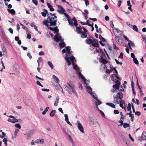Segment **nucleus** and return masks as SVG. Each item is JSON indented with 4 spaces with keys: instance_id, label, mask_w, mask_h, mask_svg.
Wrapping results in <instances>:
<instances>
[{
    "instance_id": "f257e3e1",
    "label": "nucleus",
    "mask_w": 146,
    "mask_h": 146,
    "mask_svg": "<svg viewBox=\"0 0 146 146\" xmlns=\"http://www.w3.org/2000/svg\"><path fill=\"white\" fill-rule=\"evenodd\" d=\"M47 14L48 17L46 20L43 21V24L45 25L47 27L48 26V23H50L49 26H50L56 25L57 20H54V18L52 17L53 14L50 13H48V12Z\"/></svg>"
},
{
    "instance_id": "f03ea898",
    "label": "nucleus",
    "mask_w": 146,
    "mask_h": 146,
    "mask_svg": "<svg viewBox=\"0 0 146 146\" xmlns=\"http://www.w3.org/2000/svg\"><path fill=\"white\" fill-rule=\"evenodd\" d=\"M86 42L88 44H92V45L95 47H99V43L98 40L96 39L92 40L91 39L88 38L86 40Z\"/></svg>"
},
{
    "instance_id": "7ed1b4c3",
    "label": "nucleus",
    "mask_w": 146,
    "mask_h": 146,
    "mask_svg": "<svg viewBox=\"0 0 146 146\" xmlns=\"http://www.w3.org/2000/svg\"><path fill=\"white\" fill-rule=\"evenodd\" d=\"M65 59L67 63L68 66H70L71 64V63L70 62L69 59H70L72 62H73L74 61L75 58L73 56H72L70 57L68 56H65Z\"/></svg>"
},
{
    "instance_id": "20e7f679",
    "label": "nucleus",
    "mask_w": 146,
    "mask_h": 146,
    "mask_svg": "<svg viewBox=\"0 0 146 146\" xmlns=\"http://www.w3.org/2000/svg\"><path fill=\"white\" fill-rule=\"evenodd\" d=\"M54 39L56 42H58L61 39V37L58 33L57 35L54 36Z\"/></svg>"
},
{
    "instance_id": "39448f33",
    "label": "nucleus",
    "mask_w": 146,
    "mask_h": 146,
    "mask_svg": "<svg viewBox=\"0 0 146 146\" xmlns=\"http://www.w3.org/2000/svg\"><path fill=\"white\" fill-rule=\"evenodd\" d=\"M48 29H49L50 30L54 31V33H56L57 34L58 33L59 30L57 29V27H54V28H53L52 27H49L48 26Z\"/></svg>"
},
{
    "instance_id": "423d86ee",
    "label": "nucleus",
    "mask_w": 146,
    "mask_h": 146,
    "mask_svg": "<svg viewBox=\"0 0 146 146\" xmlns=\"http://www.w3.org/2000/svg\"><path fill=\"white\" fill-rule=\"evenodd\" d=\"M77 127L78 129L81 131V132H84L83 127L81 123H78Z\"/></svg>"
},
{
    "instance_id": "0eeeda50",
    "label": "nucleus",
    "mask_w": 146,
    "mask_h": 146,
    "mask_svg": "<svg viewBox=\"0 0 146 146\" xmlns=\"http://www.w3.org/2000/svg\"><path fill=\"white\" fill-rule=\"evenodd\" d=\"M64 88L67 91V92L69 93V94H72V91H71V88L68 86L67 85H65Z\"/></svg>"
},
{
    "instance_id": "6e6552de",
    "label": "nucleus",
    "mask_w": 146,
    "mask_h": 146,
    "mask_svg": "<svg viewBox=\"0 0 146 146\" xmlns=\"http://www.w3.org/2000/svg\"><path fill=\"white\" fill-rule=\"evenodd\" d=\"M116 40L118 44H121L123 43V39L120 36H117Z\"/></svg>"
},
{
    "instance_id": "1a4fd4ad",
    "label": "nucleus",
    "mask_w": 146,
    "mask_h": 146,
    "mask_svg": "<svg viewBox=\"0 0 146 146\" xmlns=\"http://www.w3.org/2000/svg\"><path fill=\"white\" fill-rule=\"evenodd\" d=\"M34 133V131L32 130H31L29 131L28 133H25V134L27 136V138L30 137L31 135Z\"/></svg>"
},
{
    "instance_id": "9d476101",
    "label": "nucleus",
    "mask_w": 146,
    "mask_h": 146,
    "mask_svg": "<svg viewBox=\"0 0 146 146\" xmlns=\"http://www.w3.org/2000/svg\"><path fill=\"white\" fill-rule=\"evenodd\" d=\"M116 96L118 98V99H119V100H121L123 96L122 93L121 92H118Z\"/></svg>"
},
{
    "instance_id": "9b49d317",
    "label": "nucleus",
    "mask_w": 146,
    "mask_h": 146,
    "mask_svg": "<svg viewBox=\"0 0 146 146\" xmlns=\"http://www.w3.org/2000/svg\"><path fill=\"white\" fill-rule=\"evenodd\" d=\"M64 117H65V120L67 123L69 125L72 126V125L70 123V122L68 120V115L67 114H65L64 115Z\"/></svg>"
},
{
    "instance_id": "f8f14e48",
    "label": "nucleus",
    "mask_w": 146,
    "mask_h": 146,
    "mask_svg": "<svg viewBox=\"0 0 146 146\" xmlns=\"http://www.w3.org/2000/svg\"><path fill=\"white\" fill-rule=\"evenodd\" d=\"M128 44L129 47L131 49H132V48L131 47V46L132 47H133L135 46V44L134 42L131 40L129 41V42L128 43Z\"/></svg>"
},
{
    "instance_id": "ddd939ff",
    "label": "nucleus",
    "mask_w": 146,
    "mask_h": 146,
    "mask_svg": "<svg viewBox=\"0 0 146 146\" xmlns=\"http://www.w3.org/2000/svg\"><path fill=\"white\" fill-rule=\"evenodd\" d=\"M47 5L50 11H53L54 10V9L52 8V6L50 4L47 3Z\"/></svg>"
},
{
    "instance_id": "4468645a",
    "label": "nucleus",
    "mask_w": 146,
    "mask_h": 146,
    "mask_svg": "<svg viewBox=\"0 0 146 146\" xmlns=\"http://www.w3.org/2000/svg\"><path fill=\"white\" fill-rule=\"evenodd\" d=\"M42 11L44 12H41L42 15L44 17H45L46 16V14L48 13V11L44 9Z\"/></svg>"
},
{
    "instance_id": "2eb2a0df",
    "label": "nucleus",
    "mask_w": 146,
    "mask_h": 146,
    "mask_svg": "<svg viewBox=\"0 0 146 146\" xmlns=\"http://www.w3.org/2000/svg\"><path fill=\"white\" fill-rule=\"evenodd\" d=\"M82 28L80 26L77 27L76 28V31L79 34L81 33L82 31Z\"/></svg>"
},
{
    "instance_id": "dca6fc26",
    "label": "nucleus",
    "mask_w": 146,
    "mask_h": 146,
    "mask_svg": "<svg viewBox=\"0 0 146 146\" xmlns=\"http://www.w3.org/2000/svg\"><path fill=\"white\" fill-rule=\"evenodd\" d=\"M35 143H43L44 142V139H36L35 141Z\"/></svg>"
},
{
    "instance_id": "f3484780",
    "label": "nucleus",
    "mask_w": 146,
    "mask_h": 146,
    "mask_svg": "<svg viewBox=\"0 0 146 146\" xmlns=\"http://www.w3.org/2000/svg\"><path fill=\"white\" fill-rule=\"evenodd\" d=\"M7 10L9 13H11L13 15H14L15 13V11L13 9H7Z\"/></svg>"
},
{
    "instance_id": "a211bd4d",
    "label": "nucleus",
    "mask_w": 146,
    "mask_h": 146,
    "mask_svg": "<svg viewBox=\"0 0 146 146\" xmlns=\"http://www.w3.org/2000/svg\"><path fill=\"white\" fill-rule=\"evenodd\" d=\"M66 50L67 51V52L66 54V55L67 56H70V54H68L67 53H70V47L69 46H67L66 48Z\"/></svg>"
},
{
    "instance_id": "6ab92c4d",
    "label": "nucleus",
    "mask_w": 146,
    "mask_h": 146,
    "mask_svg": "<svg viewBox=\"0 0 146 146\" xmlns=\"http://www.w3.org/2000/svg\"><path fill=\"white\" fill-rule=\"evenodd\" d=\"M81 37L82 38H84L87 37V34L86 33H85L84 32H81Z\"/></svg>"
},
{
    "instance_id": "aec40b11",
    "label": "nucleus",
    "mask_w": 146,
    "mask_h": 146,
    "mask_svg": "<svg viewBox=\"0 0 146 146\" xmlns=\"http://www.w3.org/2000/svg\"><path fill=\"white\" fill-rule=\"evenodd\" d=\"M67 84L70 87V88L74 86L72 82L71 81H69L68 82H67Z\"/></svg>"
},
{
    "instance_id": "412c9836",
    "label": "nucleus",
    "mask_w": 146,
    "mask_h": 146,
    "mask_svg": "<svg viewBox=\"0 0 146 146\" xmlns=\"http://www.w3.org/2000/svg\"><path fill=\"white\" fill-rule=\"evenodd\" d=\"M87 91L90 94L92 93V90L91 88L89 86H88L86 87Z\"/></svg>"
},
{
    "instance_id": "4be33fe9",
    "label": "nucleus",
    "mask_w": 146,
    "mask_h": 146,
    "mask_svg": "<svg viewBox=\"0 0 146 146\" xmlns=\"http://www.w3.org/2000/svg\"><path fill=\"white\" fill-rule=\"evenodd\" d=\"M114 103H116L117 104L119 103V100L118 98L116 96L114 97Z\"/></svg>"
},
{
    "instance_id": "5701e85b",
    "label": "nucleus",
    "mask_w": 146,
    "mask_h": 146,
    "mask_svg": "<svg viewBox=\"0 0 146 146\" xmlns=\"http://www.w3.org/2000/svg\"><path fill=\"white\" fill-rule=\"evenodd\" d=\"M106 104L108 105L110 107H111L113 108H116L115 105L112 103H106Z\"/></svg>"
},
{
    "instance_id": "b1692460",
    "label": "nucleus",
    "mask_w": 146,
    "mask_h": 146,
    "mask_svg": "<svg viewBox=\"0 0 146 146\" xmlns=\"http://www.w3.org/2000/svg\"><path fill=\"white\" fill-rule=\"evenodd\" d=\"M142 138L144 140H146V132H143L142 134Z\"/></svg>"
},
{
    "instance_id": "393cba45",
    "label": "nucleus",
    "mask_w": 146,
    "mask_h": 146,
    "mask_svg": "<svg viewBox=\"0 0 146 146\" xmlns=\"http://www.w3.org/2000/svg\"><path fill=\"white\" fill-rule=\"evenodd\" d=\"M56 113V111L55 110H53L50 112V115L51 117H53L54 116Z\"/></svg>"
},
{
    "instance_id": "a878e982",
    "label": "nucleus",
    "mask_w": 146,
    "mask_h": 146,
    "mask_svg": "<svg viewBox=\"0 0 146 146\" xmlns=\"http://www.w3.org/2000/svg\"><path fill=\"white\" fill-rule=\"evenodd\" d=\"M71 88L72 90V92L76 95L77 96V93L76 91L75 86Z\"/></svg>"
},
{
    "instance_id": "bb28decb",
    "label": "nucleus",
    "mask_w": 146,
    "mask_h": 146,
    "mask_svg": "<svg viewBox=\"0 0 146 146\" xmlns=\"http://www.w3.org/2000/svg\"><path fill=\"white\" fill-rule=\"evenodd\" d=\"M102 59L101 62H102L104 64H105L108 63L107 60L103 58V59Z\"/></svg>"
},
{
    "instance_id": "cd10ccee",
    "label": "nucleus",
    "mask_w": 146,
    "mask_h": 146,
    "mask_svg": "<svg viewBox=\"0 0 146 146\" xmlns=\"http://www.w3.org/2000/svg\"><path fill=\"white\" fill-rule=\"evenodd\" d=\"M67 20L68 22V23L70 25H73V21L72 20H71L70 18L67 19Z\"/></svg>"
},
{
    "instance_id": "c85d7f7f",
    "label": "nucleus",
    "mask_w": 146,
    "mask_h": 146,
    "mask_svg": "<svg viewBox=\"0 0 146 146\" xmlns=\"http://www.w3.org/2000/svg\"><path fill=\"white\" fill-rule=\"evenodd\" d=\"M8 117H9L12 118L14 119V121H13V122H14V123H15V122H17L18 121V119H15V117H14V116H13L12 115H10L8 116Z\"/></svg>"
},
{
    "instance_id": "c756f323",
    "label": "nucleus",
    "mask_w": 146,
    "mask_h": 146,
    "mask_svg": "<svg viewBox=\"0 0 146 146\" xmlns=\"http://www.w3.org/2000/svg\"><path fill=\"white\" fill-rule=\"evenodd\" d=\"M55 88L57 90H59L60 89H61L62 91V93H64L62 89V87H61L60 86L58 85L56 86H55Z\"/></svg>"
},
{
    "instance_id": "7c9ffc66",
    "label": "nucleus",
    "mask_w": 146,
    "mask_h": 146,
    "mask_svg": "<svg viewBox=\"0 0 146 146\" xmlns=\"http://www.w3.org/2000/svg\"><path fill=\"white\" fill-rule=\"evenodd\" d=\"M59 45L60 46V48H62L64 47L66 45L65 44L64 42H60Z\"/></svg>"
},
{
    "instance_id": "2f4dec72",
    "label": "nucleus",
    "mask_w": 146,
    "mask_h": 146,
    "mask_svg": "<svg viewBox=\"0 0 146 146\" xmlns=\"http://www.w3.org/2000/svg\"><path fill=\"white\" fill-rule=\"evenodd\" d=\"M49 109V107H47L42 112V114L43 115H44L46 114V112Z\"/></svg>"
},
{
    "instance_id": "473e14b6",
    "label": "nucleus",
    "mask_w": 146,
    "mask_h": 146,
    "mask_svg": "<svg viewBox=\"0 0 146 146\" xmlns=\"http://www.w3.org/2000/svg\"><path fill=\"white\" fill-rule=\"evenodd\" d=\"M113 88L116 89L118 90H119V86H118L117 85H116V84H115V85H114L113 86Z\"/></svg>"
},
{
    "instance_id": "72a5a7b5",
    "label": "nucleus",
    "mask_w": 146,
    "mask_h": 146,
    "mask_svg": "<svg viewBox=\"0 0 146 146\" xmlns=\"http://www.w3.org/2000/svg\"><path fill=\"white\" fill-rule=\"evenodd\" d=\"M133 29L134 31L136 32H138V29L137 27L135 25H134L133 26Z\"/></svg>"
},
{
    "instance_id": "f704fd0d",
    "label": "nucleus",
    "mask_w": 146,
    "mask_h": 146,
    "mask_svg": "<svg viewBox=\"0 0 146 146\" xmlns=\"http://www.w3.org/2000/svg\"><path fill=\"white\" fill-rule=\"evenodd\" d=\"M99 38L100 40L103 42H105L106 41L105 39L101 35H99Z\"/></svg>"
},
{
    "instance_id": "c9c22d12",
    "label": "nucleus",
    "mask_w": 146,
    "mask_h": 146,
    "mask_svg": "<svg viewBox=\"0 0 146 146\" xmlns=\"http://www.w3.org/2000/svg\"><path fill=\"white\" fill-rule=\"evenodd\" d=\"M48 64L50 66V67L51 68V69H52L53 68V65L52 64V63L51 62H50V61H48Z\"/></svg>"
},
{
    "instance_id": "e433bc0d",
    "label": "nucleus",
    "mask_w": 146,
    "mask_h": 146,
    "mask_svg": "<svg viewBox=\"0 0 146 146\" xmlns=\"http://www.w3.org/2000/svg\"><path fill=\"white\" fill-rule=\"evenodd\" d=\"M134 63L136 64H139V62L137 59L136 58H134L133 59Z\"/></svg>"
},
{
    "instance_id": "4c0bfd02",
    "label": "nucleus",
    "mask_w": 146,
    "mask_h": 146,
    "mask_svg": "<svg viewBox=\"0 0 146 146\" xmlns=\"http://www.w3.org/2000/svg\"><path fill=\"white\" fill-rule=\"evenodd\" d=\"M53 78L54 80H56L57 83H58L59 82V80L58 78L55 75H53Z\"/></svg>"
},
{
    "instance_id": "58836bf2",
    "label": "nucleus",
    "mask_w": 146,
    "mask_h": 146,
    "mask_svg": "<svg viewBox=\"0 0 146 146\" xmlns=\"http://www.w3.org/2000/svg\"><path fill=\"white\" fill-rule=\"evenodd\" d=\"M138 84V88H139L140 89V95L141 96H142L143 95V91H142V90L141 88L140 87L139 85Z\"/></svg>"
},
{
    "instance_id": "ea45409f",
    "label": "nucleus",
    "mask_w": 146,
    "mask_h": 146,
    "mask_svg": "<svg viewBox=\"0 0 146 146\" xmlns=\"http://www.w3.org/2000/svg\"><path fill=\"white\" fill-rule=\"evenodd\" d=\"M129 126V125L127 123H124L123 127L124 128H126Z\"/></svg>"
},
{
    "instance_id": "a19ab883",
    "label": "nucleus",
    "mask_w": 146,
    "mask_h": 146,
    "mask_svg": "<svg viewBox=\"0 0 146 146\" xmlns=\"http://www.w3.org/2000/svg\"><path fill=\"white\" fill-rule=\"evenodd\" d=\"M7 141L6 138H4L3 140V141L4 143L5 144L6 146H7Z\"/></svg>"
},
{
    "instance_id": "79ce46f5",
    "label": "nucleus",
    "mask_w": 146,
    "mask_h": 146,
    "mask_svg": "<svg viewBox=\"0 0 146 146\" xmlns=\"http://www.w3.org/2000/svg\"><path fill=\"white\" fill-rule=\"evenodd\" d=\"M58 8H60L61 9V10L63 12H64L65 11V10L62 7V6H61L60 5H58Z\"/></svg>"
},
{
    "instance_id": "37998d69",
    "label": "nucleus",
    "mask_w": 146,
    "mask_h": 146,
    "mask_svg": "<svg viewBox=\"0 0 146 146\" xmlns=\"http://www.w3.org/2000/svg\"><path fill=\"white\" fill-rule=\"evenodd\" d=\"M131 104L130 103H129L128 105V107H127V111H129V110H131Z\"/></svg>"
},
{
    "instance_id": "c03bdc74",
    "label": "nucleus",
    "mask_w": 146,
    "mask_h": 146,
    "mask_svg": "<svg viewBox=\"0 0 146 146\" xmlns=\"http://www.w3.org/2000/svg\"><path fill=\"white\" fill-rule=\"evenodd\" d=\"M78 74L79 76L82 79L84 80V79H85L84 76L82 75V74L80 72H79V73Z\"/></svg>"
},
{
    "instance_id": "a18cd8bd",
    "label": "nucleus",
    "mask_w": 146,
    "mask_h": 146,
    "mask_svg": "<svg viewBox=\"0 0 146 146\" xmlns=\"http://www.w3.org/2000/svg\"><path fill=\"white\" fill-rule=\"evenodd\" d=\"M27 55L29 57V58L30 59H31L32 58V56H31L30 53L29 52H28L27 53Z\"/></svg>"
},
{
    "instance_id": "49530a36",
    "label": "nucleus",
    "mask_w": 146,
    "mask_h": 146,
    "mask_svg": "<svg viewBox=\"0 0 146 146\" xmlns=\"http://www.w3.org/2000/svg\"><path fill=\"white\" fill-rule=\"evenodd\" d=\"M97 102H96V104L97 106H98L100 104L102 103L101 102L99 101L98 99L97 100H96Z\"/></svg>"
},
{
    "instance_id": "de8ad7c7",
    "label": "nucleus",
    "mask_w": 146,
    "mask_h": 146,
    "mask_svg": "<svg viewBox=\"0 0 146 146\" xmlns=\"http://www.w3.org/2000/svg\"><path fill=\"white\" fill-rule=\"evenodd\" d=\"M15 126L17 128L19 129H20L21 128V125L19 123L16 124Z\"/></svg>"
},
{
    "instance_id": "09e8293b",
    "label": "nucleus",
    "mask_w": 146,
    "mask_h": 146,
    "mask_svg": "<svg viewBox=\"0 0 146 146\" xmlns=\"http://www.w3.org/2000/svg\"><path fill=\"white\" fill-rule=\"evenodd\" d=\"M84 81L85 84L86 85H88L89 83V81L87 80L86 79H84Z\"/></svg>"
},
{
    "instance_id": "8fccbe9b",
    "label": "nucleus",
    "mask_w": 146,
    "mask_h": 146,
    "mask_svg": "<svg viewBox=\"0 0 146 146\" xmlns=\"http://www.w3.org/2000/svg\"><path fill=\"white\" fill-rule=\"evenodd\" d=\"M119 58H121V59H123V54L122 52H121L120 53V55L119 56Z\"/></svg>"
},
{
    "instance_id": "3c124183",
    "label": "nucleus",
    "mask_w": 146,
    "mask_h": 146,
    "mask_svg": "<svg viewBox=\"0 0 146 146\" xmlns=\"http://www.w3.org/2000/svg\"><path fill=\"white\" fill-rule=\"evenodd\" d=\"M135 115H138L139 116L141 115V113L140 111H136L135 112Z\"/></svg>"
},
{
    "instance_id": "603ef678",
    "label": "nucleus",
    "mask_w": 146,
    "mask_h": 146,
    "mask_svg": "<svg viewBox=\"0 0 146 146\" xmlns=\"http://www.w3.org/2000/svg\"><path fill=\"white\" fill-rule=\"evenodd\" d=\"M72 64L74 66V69L76 70H77L78 69V66L76 65H75L73 62L72 63Z\"/></svg>"
},
{
    "instance_id": "864d4df0",
    "label": "nucleus",
    "mask_w": 146,
    "mask_h": 146,
    "mask_svg": "<svg viewBox=\"0 0 146 146\" xmlns=\"http://www.w3.org/2000/svg\"><path fill=\"white\" fill-rule=\"evenodd\" d=\"M105 57V55L104 52L102 54V55L100 56V59H103L104 57Z\"/></svg>"
},
{
    "instance_id": "5fc2aeb1",
    "label": "nucleus",
    "mask_w": 146,
    "mask_h": 146,
    "mask_svg": "<svg viewBox=\"0 0 146 146\" xmlns=\"http://www.w3.org/2000/svg\"><path fill=\"white\" fill-rule=\"evenodd\" d=\"M113 47L114 49L116 50H118L119 49L117 47L115 44H113Z\"/></svg>"
},
{
    "instance_id": "6e6d98bb",
    "label": "nucleus",
    "mask_w": 146,
    "mask_h": 146,
    "mask_svg": "<svg viewBox=\"0 0 146 146\" xmlns=\"http://www.w3.org/2000/svg\"><path fill=\"white\" fill-rule=\"evenodd\" d=\"M119 102H120V104H125V101L124 100H122V99H121V100H119Z\"/></svg>"
},
{
    "instance_id": "4d7b16f0",
    "label": "nucleus",
    "mask_w": 146,
    "mask_h": 146,
    "mask_svg": "<svg viewBox=\"0 0 146 146\" xmlns=\"http://www.w3.org/2000/svg\"><path fill=\"white\" fill-rule=\"evenodd\" d=\"M142 38L144 40V41L145 42H146V36L145 35L142 36Z\"/></svg>"
},
{
    "instance_id": "13d9d810",
    "label": "nucleus",
    "mask_w": 146,
    "mask_h": 146,
    "mask_svg": "<svg viewBox=\"0 0 146 146\" xmlns=\"http://www.w3.org/2000/svg\"><path fill=\"white\" fill-rule=\"evenodd\" d=\"M42 90L43 91L48 92L50 90L48 89L42 88Z\"/></svg>"
},
{
    "instance_id": "bf43d9fd",
    "label": "nucleus",
    "mask_w": 146,
    "mask_h": 146,
    "mask_svg": "<svg viewBox=\"0 0 146 146\" xmlns=\"http://www.w3.org/2000/svg\"><path fill=\"white\" fill-rule=\"evenodd\" d=\"M115 83H116V84L118 86H119L120 84V81L118 80H117L115 81Z\"/></svg>"
},
{
    "instance_id": "052dcab7",
    "label": "nucleus",
    "mask_w": 146,
    "mask_h": 146,
    "mask_svg": "<svg viewBox=\"0 0 146 146\" xmlns=\"http://www.w3.org/2000/svg\"><path fill=\"white\" fill-rule=\"evenodd\" d=\"M36 84L38 85H39V86L42 87H43V86L41 84L40 82L39 81H36Z\"/></svg>"
},
{
    "instance_id": "680f3d73",
    "label": "nucleus",
    "mask_w": 146,
    "mask_h": 146,
    "mask_svg": "<svg viewBox=\"0 0 146 146\" xmlns=\"http://www.w3.org/2000/svg\"><path fill=\"white\" fill-rule=\"evenodd\" d=\"M27 38L30 39L31 38V35L30 34V33H29L27 35Z\"/></svg>"
},
{
    "instance_id": "e2e57ef3",
    "label": "nucleus",
    "mask_w": 146,
    "mask_h": 146,
    "mask_svg": "<svg viewBox=\"0 0 146 146\" xmlns=\"http://www.w3.org/2000/svg\"><path fill=\"white\" fill-rule=\"evenodd\" d=\"M135 103L138 105H139L140 103L139 100L137 99H136V101H135Z\"/></svg>"
},
{
    "instance_id": "0e129e2a",
    "label": "nucleus",
    "mask_w": 146,
    "mask_h": 146,
    "mask_svg": "<svg viewBox=\"0 0 146 146\" xmlns=\"http://www.w3.org/2000/svg\"><path fill=\"white\" fill-rule=\"evenodd\" d=\"M33 3L35 4V5H36L38 4V2L37 0H32Z\"/></svg>"
},
{
    "instance_id": "69168bd1",
    "label": "nucleus",
    "mask_w": 146,
    "mask_h": 146,
    "mask_svg": "<svg viewBox=\"0 0 146 146\" xmlns=\"http://www.w3.org/2000/svg\"><path fill=\"white\" fill-rule=\"evenodd\" d=\"M111 92L113 93L116 92H117V90L116 89L113 88L111 90Z\"/></svg>"
},
{
    "instance_id": "338daca9",
    "label": "nucleus",
    "mask_w": 146,
    "mask_h": 146,
    "mask_svg": "<svg viewBox=\"0 0 146 146\" xmlns=\"http://www.w3.org/2000/svg\"><path fill=\"white\" fill-rule=\"evenodd\" d=\"M9 31L11 34H13V30L11 28H9Z\"/></svg>"
},
{
    "instance_id": "774afa93",
    "label": "nucleus",
    "mask_w": 146,
    "mask_h": 146,
    "mask_svg": "<svg viewBox=\"0 0 146 146\" xmlns=\"http://www.w3.org/2000/svg\"><path fill=\"white\" fill-rule=\"evenodd\" d=\"M44 54V53L43 51H40L39 53V55L40 56L43 55Z\"/></svg>"
}]
</instances>
